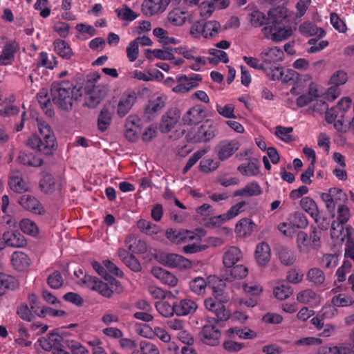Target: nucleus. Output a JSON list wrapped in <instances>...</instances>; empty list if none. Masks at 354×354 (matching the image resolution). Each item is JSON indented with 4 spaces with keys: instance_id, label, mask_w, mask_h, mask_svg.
<instances>
[{
    "instance_id": "f257e3e1",
    "label": "nucleus",
    "mask_w": 354,
    "mask_h": 354,
    "mask_svg": "<svg viewBox=\"0 0 354 354\" xmlns=\"http://www.w3.org/2000/svg\"><path fill=\"white\" fill-rule=\"evenodd\" d=\"M286 15V10L283 8H277L268 12V22L262 28V32L266 39L280 42L292 35V30L283 25Z\"/></svg>"
},
{
    "instance_id": "f03ea898",
    "label": "nucleus",
    "mask_w": 354,
    "mask_h": 354,
    "mask_svg": "<svg viewBox=\"0 0 354 354\" xmlns=\"http://www.w3.org/2000/svg\"><path fill=\"white\" fill-rule=\"evenodd\" d=\"M37 126L39 135H32L28 139L27 144L32 149L49 155L55 145V136L46 122L38 120Z\"/></svg>"
},
{
    "instance_id": "7ed1b4c3",
    "label": "nucleus",
    "mask_w": 354,
    "mask_h": 354,
    "mask_svg": "<svg viewBox=\"0 0 354 354\" xmlns=\"http://www.w3.org/2000/svg\"><path fill=\"white\" fill-rule=\"evenodd\" d=\"M74 88L73 84L68 81L53 83L50 89L53 102L62 109H71Z\"/></svg>"
},
{
    "instance_id": "20e7f679",
    "label": "nucleus",
    "mask_w": 354,
    "mask_h": 354,
    "mask_svg": "<svg viewBox=\"0 0 354 354\" xmlns=\"http://www.w3.org/2000/svg\"><path fill=\"white\" fill-rule=\"evenodd\" d=\"M221 30V24L215 20L206 22L196 21L190 28L191 35L195 38H210L216 36Z\"/></svg>"
},
{
    "instance_id": "39448f33",
    "label": "nucleus",
    "mask_w": 354,
    "mask_h": 354,
    "mask_svg": "<svg viewBox=\"0 0 354 354\" xmlns=\"http://www.w3.org/2000/svg\"><path fill=\"white\" fill-rule=\"evenodd\" d=\"M321 198L328 211L332 212L335 207L342 205L348 200L346 194L338 187L330 188L327 192L322 193Z\"/></svg>"
},
{
    "instance_id": "423d86ee",
    "label": "nucleus",
    "mask_w": 354,
    "mask_h": 354,
    "mask_svg": "<svg viewBox=\"0 0 354 354\" xmlns=\"http://www.w3.org/2000/svg\"><path fill=\"white\" fill-rule=\"evenodd\" d=\"M63 184L64 180L60 176L45 173L39 180V186L42 193L51 195L59 193Z\"/></svg>"
},
{
    "instance_id": "0eeeda50",
    "label": "nucleus",
    "mask_w": 354,
    "mask_h": 354,
    "mask_svg": "<svg viewBox=\"0 0 354 354\" xmlns=\"http://www.w3.org/2000/svg\"><path fill=\"white\" fill-rule=\"evenodd\" d=\"M179 53L186 59L189 64V67L195 71H198L206 64L205 57L198 54V48L196 47H180Z\"/></svg>"
},
{
    "instance_id": "6e6552de",
    "label": "nucleus",
    "mask_w": 354,
    "mask_h": 354,
    "mask_svg": "<svg viewBox=\"0 0 354 354\" xmlns=\"http://www.w3.org/2000/svg\"><path fill=\"white\" fill-rule=\"evenodd\" d=\"M216 127L207 120L190 133L191 140L194 142H207L216 136Z\"/></svg>"
},
{
    "instance_id": "1a4fd4ad",
    "label": "nucleus",
    "mask_w": 354,
    "mask_h": 354,
    "mask_svg": "<svg viewBox=\"0 0 354 354\" xmlns=\"http://www.w3.org/2000/svg\"><path fill=\"white\" fill-rule=\"evenodd\" d=\"M202 79L200 74H192L189 76L186 75H178L176 77V81L178 84L173 87L172 91L176 93H187L196 88Z\"/></svg>"
},
{
    "instance_id": "9d476101",
    "label": "nucleus",
    "mask_w": 354,
    "mask_h": 354,
    "mask_svg": "<svg viewBox=\"0 0 354 354\" xmlns=\"http://www.w3.org/2000/svg\"><path fill=\"white\" fill-rule=\"evenodd\" d=\"M214 318H207L208 324L203 326L201 332L202 342L209 346H215L218 344L221 336V331L212 323Z\"/></svg>"
},
{
    "instance_id": "9b49d317",
    "label": "nucleus",
    "mask_w": 354,
    "mask_h": 354,
    "mask_svg": "<svg viewBox=\"0 0 354 354\" xmlns=\"http://www.w3.org/2000/svg\"><path fill=\"white\" fill-rule=\"evenodd\" d=\"M160 258L163 265L171 268L185 270L191 268L192 266L191 261L178 254H162Z\"/></svg>"
},
{
    "instance_id": "f8f14e48",
    "label": "nucleus",
    "mask_w": 354,
    "mask_h": 354,
    "mask_svg": "<svg viewBox=\"0 0 354 354\" xmlns=\"http://www.w3.org/2000/svg\"><path fill=\"white\" fill-rule=\"evenodd\" d=\"M239 149L237 141L232 140H224L218 142L215 147L214 151L219 160L224 161L230 158Z\"/></svg>"
},
{
    "instance_id": "ddd939ff",
    "label": "nucleus",
    "mask_w": 354,
    "mask_h": 354,
    "mask_svg": "<svg viewBox=\"0 0 354 354\" xmlns=\"http://www.w3.org/2000/svg\"><path fill=\"white\" fill-rule=\"evenodd\" d=\"M82 282L89 289L98 292L104 297L109 298L113 295V291L109 288L107 283H104L95 277L85 275L82 279Z\"/></svg>"
},
{
    "instance_id": "4468645a",
    "label": "nucleus",
    "mask_w": 354,
    "mask_h": 354,
    "mask_svg": "<svg viewBox=\"0 0 354 354\" xmlns=\"http://www.w3.org/2000/svg\"><path fill=\"white\" fill-rule=\"evenodd\" d=\"M223 303V302L216 301L213 298L211 297L207 298L204 301L205 308L216 315V318H214V321L215 322L225 321L230 317V313L226 310L225 307Z\"/></svg>"
},
{
    "instance_id": "2eb2a0df",
    "label": "nucleus",
    "mask_w": 354,
    "mask_h": 354,
    "mask_svg": "<svg viewBox=\"0 0 354 354\" xmlns=\"http://www.w3.org/2000/svg\"><path fill=\"white\" fill-rule=\"evenodd\" d=\"M176 315L177 316H187L193 315L198 308V305L194 299L184 298L174 302Z\"/></svg>"
},
{
    "instance_id": "dca6fc26",
    "label": "nucleus",
    "mask_w": 354,
    "mask_h": 354,
    "mask_svg": "<svg viewBox=\"0 0 354 354\" xmlns=\"http://www.w3.org/2000/svg\"><path fill=\"white\" fill-rule=\"evenodd\" d=\"M180 118V112L177 109L168 110L162 117L159 125L160 131L162 133H168L174 128Z\"/></svg>"
},
{
    "instance_id": "f3484780",
    "label": "nucleus",
    "mask_w": 354,
    "mask_h": 354,
    "mask_svg": "<svg viewBox=\"0 0 354 354\" xmlns=\"http://www.w3.org/2000/svg\"><path fill=\"white\" fill-rule=\"evenodd\" d=\"M169 3V0H145L142 11L145 15L152 16L165 11Z\"/></svg>"
},
{
    "instance_id": "a211bd4d",
    "label": "nucleus",
    "mask_w": 354,
    "mask_h": 354,
    "mask_svg": "<svg viewBox=\"0 0 354 354\" xmlns=\"http://www.w3.org/2000/svg\"><path fill=\"white\" fill-rule=\"evenodd\" d=\"M283 56V51L277 46L265 48L259 55L266 66L282 61Z\"/></svg>"
},
{
    "instance_id": "6ab92c4d",
    "label": "nucleus",
    "mask_w": 354,
    "mask_h": 354,
    "mask_svg": "<svg viewBox=\"0 0 354 354\" xmlns=\"http://www.w3.org/2000/svg\"><path fill=\"white\" fill-rule=\"evenodd\" d=\"M344 115L335 106L328 109L326 112V120L328 123H333L336 130L340 132H347L346 126L344 124Z\"/></svg>"
},
{
    "instance_id": "aec40b11",
    "label": "nucleus",
    "mask_w": 354,
    "mask_h": 354,
    "mask_svg": "<svg viewBox=\"0 0 354 354\" xmlns=\"http://www.w3.org/2000/svg\"><path fill=\"white\" fill-rule=\"evenodd\" d=\"M21 206L33 214L42 215L45 209L41 203L34 196L30 195H23L19 199Z\"/></svg>"
},
{
    "instance_id": "412c9836",
    "label": "nucleus",
    "mask_w": 354,
    "mask_h": 354,
    "mask_svg": "<svg viewBox=\"0 0 354 354\" xmlns=\"http://www.w3.org/2000/svg\"><path fill=\"white\" fill-rule=\"evenodd\" d=\"M166 100L165 95H160L149 102L145 110V115L148 120H152L165 107Z\"/></svg>"
},
{
    "instance_id": "4be33fe9",
    "label": "nucleus",
    "mask_w": 354,
    "mask_h": 354,
    "mask_svg": "<svg viewBox=\"0 0 354 354\" xmlns=\"http://www.w3.org/2000/svg\"><path fill=\"white\" fill-rule=\"evenodd\" d=\"M319 97V86L313 82L309 84L308 92L299 95L296 103L297 106L304 107L314 102Z\"/></svg>"
},
{
    "instance_id": "5701e85b",
    "label": "nucleus",
    "mask_w": 354,
    "mask_h": 354,
    "mask_svg": "<svg viewBox=\"0 0 354 354\" xmlns=\"http://www.w3.org/2000/svg\"><path fill=\"white\" fill-rule=\"evenodd\" d=\"M8 185L10 188L17 193H23L28 190V186L23 179L22 174L18 170L10 171Z\"/></svg>"
},
{
    "instance_id": "b1692460",
    "label": "nucleus",
    "mask_w": 354,
    "mask_h": 354,
    "mask_svg": "<svg viewBox=\"0 0 354 354\" xmlns=\"http://www.w3.org/2000/svg\"><path fill=\"white\" fill-rule=\"evenodd\" d=\"M17 49L18 44L15 41L7 42L0 53V66L11 64Z\"/></svg>"
},
{
    "instance_id": "393cba45",
    "label": "nucleus",
    "mask_w": 354,
    "mask_h": 354,
    "mask_svg": "<svg viewBox=\"0 0 354 354\" xmlns=\"http://www.w3.org/2000/svg\"><path fill=\"white\" fill-rule=\"evenodd\" d=\"M262 194V189L257 181L247 183L243 187L233 192V196L236 197H253Z\"/></svg>"
},
{
    "instance_id": "a878e982",
    "label": "nucleus",
    "mask_w": 354,
    "mask_h": 354,
    "mask_svg": "<svg viewBox=\"0 0 354 354\" xmlns=\"http://www.w3.org/2000/svg\"><path fill=\"white\" fill-rule=\"evenodd\" d=\"M151 273L162 283L169 286L174 287L178 283V279L176 276L160 267H153L151 270Z\"/></svg>"
},
{
    "instance_id": "bb28decb",
    "label": "nucleus",
    "mask_w": 354,
    "mask_h": 354,
    "mask_svg": "<svg viewBox=\"0 0 354 354\" xmlns=\"http://www.w3.org/2000/svg\"><path fill=\"white\" fill-rule=\"evenodd\" d=\"M3 239L8 246L21 248L26 245L24 236L18 231L8 230L3 234Z\"/></svg>"
},
{
    "instance_id": "cd10ccee",
    "label": "nucleus",
    "mask_w": 354,
    "mask_h": 354,
    "mask_svg": "<svg viewBox=\"0 0 354 354\" xmlns=\"http://www.w3.org/2000/svg\"><path fill=\"white\" fill-rule=\"evenodd\" d=\"M242 258V252L236 246H230L226 248L223 256V263L226 268L234 266Z\"/></svg>"
},
{
    "instance_id": "c85d7f7f",
    "label": "nucleus",
    "mask_w": 354,
    "mask_h": 354,
    "mask_svg": "<svg viewBox=\"0 0 354 354\" xmlns=\"http://www.w3.org/2000/svg\"><path fill=\"white\" fill-rule=\"evenodd\" d=\"M301 208L308 213L315 221L319 223V212L315 201L310 197L306 196L302 198L299 202Z\"/></svg>"
},
{
    "instance_id": "c756f323",
    "label": "nucleus",
    "mask_w": 354,
    "mask_h": 354,
    "mask_svg": "<svg viewBox=\"0 0 354 354\" xmlns=\"http://www.w3.org/2000/svg\"><path fill=\"white\" fill-rule=\"evenodd\" d=\"M204 118V110L201 106L190 108L183 116L185 124L192 125L199 122Z\"/></svg>"
},
{
    "instance_id": "7c9ffc66",
    "label": "nucleus",
    "mask_w": 354,
    "mask_h": 354,
    "mask_svg": "<svg viewBox=\"0 0 354 354\" xmlns=\"http://www.w3.org/2000/svg\"><path fill=\"white\" fill-rule=\"evenodd\" d=\"M62 337L57 334L50 333L47 337H40L38 339V342L40 346L45 351L53 350V352L56 348H62L60 342Z\"/></svg>"
},
{
    "instance_id": "2f4dec72",
    "label": "nucleus",
    "mask_w": 354,
    "mask_h": 354,
    "mask_svg": "<svg viewBox=\"0 0 354 354\" xmlns=\"http://www.w3.org/2000/svg\"><path fill=\"white\" fill-rule=\"evenodd\" d=\"M338 292V288H333L330 291V293L333 295L331 299V304L335 307H347L354 304V300L351 296Z\"/></svg>"
},
{
    "instance_id": "473e14b6",
    "label": "nucleus",
    "mask_w": 354,
    "mask_h": 354,
    "mask_svg": "<svg viewBox=\"0 0 354 354\" xmlns=\"http://www.w3.org/2000/svg\"><path fill=\"white\" fill-rule=\"evenodd\" d=\"M136 99V97L134 94L128 93L122 96L117 109V113L120 117H124L129 113Z\"/></svg>"
},
{
    "instance_id": "72a5a7b5",
    "label": "nucleus",
    "mask_w": 354,
    "mask_h": 354,
    "mask_svg": "<svg viewBox=\"0 0 354 354\" xmlns=\"http://www.w3.org/2000/svg\"><path fill=\"white\" fill-rule=\"evenodd\" d=\"M11 262L15 270L21 271L29 266L30 259L23 252L15 251L11 256Z\"/></svg>"
},
{
    "instance_id": "f704fd0d",
    "label": "nucleus",
    "mask_w": 354,
    "mask_h": 354,
    "mask_svg": "<svg viewBox=\"0 0 354 354\" xmlns=\"http://www.w3.org/2000/svg\"><path fill=\"white\" fill-rule=\"evenodd\" d=\"M255 258L260 265H265L270 258V248L268 243L261 242L257 245Z\"/></svg>"
},
{
    "instance_id": "c9c22d12",
    "label": "nucleus",
    "mask_w": 354,
    "mask_h": 354,
    "mask_svg": "<svg viewBox=\"0 0 354 354\" xmlns=\"http://www.w3.org/2000/svg\"><path fill=\"white\" fill-rule=\"evenodd\" d=\"M125 244L128 250L134 253H144L147 251V244L144 241L137 240L133 235L125 238Z\"/></svg>"
},
{
    "instance_id": "e433bc0d",
    "label": "nucleus",
    "mask_w": 354,
    "mask_h": 354,
    "mask_svg": "<svg viewBox=\"0 0 354 354\" xmlns=\"http://www.w3.org/2000/svg\"><path fill=\"white\" fill-rule=\"evenodd\" d=\"M167 19L173 26H182L186 21L187 11L180 8H176L168 13Z\"/></svg>"
},
{
    "instance_id": "4c0bfd02",
    "label": "nucleus",
    "mask_w": 354,
    "mask_h": 354,
    "mask_svg": "<svg viewBox=\"0 0 354 354\" xmlns=\"http://www.w3.org/2000/svg\"><path fill=\"white\" fill-rule=\"evenodd\" d=\"M53 47L57 54L63 59H69L73 55L70 45L64 40L59 39H56L53 42Z\"/></svg>"
},
{
    "instance_id": "58836bf2",
    "label": "nucleus",
    "mask_w": 354,
    "mask_h": 354,
    "mask_svg": "<svg viewBox=\"0 0 354 354\" xmlns=\"http://www.w3.org/2000/svg\"><path fill=\"white\" fill-rule=\"evenodd\" d=\"M260 165L257 160L254 159L243 163L238 167V171L243 175L254 176L259 174Z\"/></svg>"
},
{
    "instance_id": "ea45409f",
    "label": "nucleus",
    "mask_w": 354,
    "mask_h": 354,
    "mask_svg": "<svg viewBox=\"0 0 354 354\" xmlns=\"http://www.w3.org/2000/svg\"><path fill=\"white\" fill-rule=\"evenodd\" d=\"M299 31L301 34L307 37L316 35L319 37H323L325 35V31L322 28H318L310 22L301 24L299 27Z\"/></svg>"
},
{
    "instance_id": "a19ab883",
    "label": "nucleus",
    "mask_w": 354,
    "mask_h": 354,
    "mask_svg": "<svg viewBox=\"0 0 354 354\" xmlns=\"http://www.w3.org/2000/svg\"><path fill=\"white\" fill-rule=\"evenodd\" d=\"M227 268L225 270L227 280L241 279L248 275V268L243 265H234Z\"/></svg>"
},
{
    "instance_id": "79ce46f5",
    "label": "nucleus",
    "mask_w": 354,
    "mask_h": 354,
    "mask_svg": "<svg viewBox=\"0 0 354 354\" xmlns=\"http://www.w3.org/2000/svg\"><path fill=\"white\" fill-rule=\"evenodd\" d=\"M19 161L27 166L39 167L42 165L43 160L32 153L21 151L18 156Z\"/></svg>"
},
{
    "instance_id": "37998d69",
    "label": "nucleus",
    "mask_w": 354,
    "mask_h": 354,
    "mask_svg": "<svg viewBox=\"0 0 354 354\" xmlns=\"http://www.w3.org/2000/svg\"><path fill=\"white\" fill-rule=\"evenodd\" d=\"M307 280L315 286L323 285L326 277L324 272L318 268H312L306 273Z\"/></svg>"
},
{
    "instance_id": "c03bdc74",
    "label": "nucleus",
    "mask_w": 354,
    "mask_h": 354,
    "mask_svg": "<svg viewBox=\"0 0 354 354\" xmlns=\"http://www.w3.org/2000/svg\"><path fill=\"white\" fill-rule=\"evenodd\" d=\"M17 286V281L13 277L0 272V296L9 290H14Z\"/></svg>"
},
{
    "instance_id": "a18cd8bd",
    "label": "nucleus",
    "mask_w": 354,
    "mask_h": 354,
    "mask_svg": "<svg viewBox=\"0 0 354 354\" xmlns=\"http://www.w3.org/2000/svg\"><path fill=\"white\" fill-rule=\"evenodd\" d=\"M254 223L248 218L241 219L235 226V232L240 236H247L252 233Z\"/></svg>"
},
{
    "instance_id": "49530a36",
    "label": "nucleus",
    "mask_w": 354,
    "mask_h": 354,
    "mask_svg": "<svg viewBox=\"0 0 354 354\" xmlns=\"http://www.w3.org/2000/svg\"><path fill=\"white\" fill-rule=\"evenodd\" d=\"M112 120L111 113L108 108H103L97 118V129L101 132L108 129Z\"/></svg>"
},
{
    "instance_id": "de8ad7c7",
    "label": "nucleus",
    "mask_w": 354,
    "mask_h": 354,
    "mask_svg": "<svg viewBox=\"0 0 354 354\" xmlns=\"http://www.w3.org/2000/svg\"><path fill=\"white\" fill-rule=\"evenodd\" d=\"M137 227L143 233L153 236L159 233L160 227L154 223L145 219H140L137 222Z\"/></svg>"
},
{
    "instance_id": "09e8293b",
    "label": "nucleus",
    "mask_w": 354,
    "mask_h": 354,
    "mask_svg": "<svg viewBox=\"0 0 354 354\" xmlns=\"http://www.w3.org/2000/svg\"><path fill=\"white\" fill-rule=\"evenodd\" d=\"M115 12L120 20L128 22L133 21L138 17V15L127 5H123L121 8H116Z\"/></svg>"
},
{
    "instance_id": "8fccbe9b",
    "label": "nucleus",
    "mask_w": 354,
    "mask_h": 354,
    "mask_svg": "<svg viewBox=\"0 0 354 354\" xmlns=\"http://www.w3.org/2000/svg\"><path fill=\"white\" fill-rule=\"evenodd\" d=\"M297 244L300 252L306 254L310 250H313L310 246V241L308 234L303 231H300L297 235Z\"/></svg>"
},
{
    "instance_id": "3c124183",
    "label": "nucleus",
    "mask_w": 354,
    "mask_h": 354,
    "mask_svg": "<svg viewBox=\"0 0 354 354\" xmlns=\"http://www.w3.org/2000/svg\"><path fill=\"white\" fill-rule=\"evenodd\" d=\"M348 81V75L344 70H337L335 71L328 80V84L339 87L344 85Z\"/></svg>"
},
{
    "instance_id": "603ef678",
    "label": "nucleus",
    "mask_w": 354,
    "mask_h": 354,
    "mask_svg": "<svg viewBox=\"0 0 354 354\" xmlns=\"http://www.w3.org/2000/svg\"><path fill=\"white\" fill-rule=\"evenodd\" d=\"M344 225L343 223L333 221L330 227V236L332 239L337 241H343L346 236L344 231Z\"/></svg>"
},
{
    "instance_id": "864d4df0",
    "label": "nucleus",
    "mask_w": 354,
    "mask_h": 354,
    "mask_svg": "<svg viewBox=\"0 0 354 354\" xmlns=\"http://www.w3.org/2000/svg\"><path fill=\"white\" fill-rule=\"evenodd\" d=\"M155 307L157 311L165 317H172L174 314L176 315L175 308H174V304H169L167 301L162 300L157 301L155 304Z\"/></svg>"
},
{
    "instance_id": "5fc2aeb1",
    "label": "nucleus",
    "mask_w": 354,
    "mask_h": 354,
    "mask_svg": "<svg viewBox=\"0 0 354 354\" xmlns=\"http://www.w3.org/2000/svg\"><path fill=\"white\" fill-rule=\"evenodd\" d=\"M209 53L211 55V57L208 58V61L210 64H217L220 62L226 64L229 62L227 53L221 50L210 48Z\"/></svg>"
},
{
    "instance_id": "6e6d98bb",
    "label": "nucleus",
    "mask_w": 354,
    "mask_h": 354,
    "mask_svg": "<svg viewBox=\"0 0 354 354\" xmlns=\"http://www.w3.org/2000/svg\"><path fill=\"white\" fill-rule=\"evenodd\" d=\"M38 67H44L48 69H53L57 65L56 57L52 56V59H48V55L46 52H41L37 59Z\"/></svg>"
},
{
    "instance_id": "4d7b16f0",
    "label": "nucleus",
    "mask_w": 354,
    "mask_h": 354,
    "mask_svg": "<svg viewBox=\"0 0 354 354\" xmlns=\"http://www.w3.org/2000/svg\"><path fill=\"white\" fill-rule=\"evenodd\" d=\"M20 228L25 234L32 236H36L39 234V228L36 223L28 218H24L20 221Z\"/></svg>"
},
{
    "instance_id": "13d9d810",
    "label": "nucleus",
    "mask_w": 354,
    "mask_h": 354,
    "mask_svg": "<svg viewBox=\"0 0 354 354\" xmlns=\"http://www.w3.org/2000/svg\"><path fill=\"white\" fill-rule=\"evenodd\" d=\"M207 283L203 277H196L189 282V288L192 292L201 295L205 293Z\"/></svg>"
},
{
    "instance_id": "bf43d9fd",
    "label": "nucleus",
    "mask_w": 354,
    "mask_h": 354,
    "mask_svg": "<svg viewBox=\"0 0 354 354\" xmlns=\"http://www.w3.org/2000/svg\"><path fill=\"white\" fill-rule=\"evenodd\" d=\"M102 97L99 94V91L94 88L86 94L84 105L90 108H94L100 103Z\"/></svg>"
},
{
    "instance_id": "052dcab7",
    "label": "nucleus",
    "mask_w": 354,
    "mask_h": 354,
    "mask_svg": "<svg viewBox=\"0 0 354 354\" xmlns=\"http://www.w3.org/2000/svg\"><path fill=\"white\" fill-rule=\"evenodd\" d=\"M317 295L311 289H306L299 292L297 295V300L301 304H312L317 301Z\"/></svg>"
},
{
    "instance_id": "680f3d73",
    "label": "nucleus",
    "mask_w": 354,
    "mask_h": 354,
    "mask_svg": "<svg viewBox=\"0 0 354 354\" xmlns=\"http://www.w3.org/2000/svg\"><path fill=\"white\" fill-rule=\"evenodd\" d=\"M283 68L279 66L266 65L263 72L269 79L275 81L280 80V77H281L283 75Z\"/></svg>"
},
{
    "instance_id": "e2e57ef3",
    "label": "nucleus",
    "mask_w": 354,
    "mask_h": 354,
    "mask_svg": "<svg viewBox=\"0 0 354 354\" xmlns=\"http://www.w3.org/2000/svg\"><path fill=\"white\" fill-rule=\"evenodd\" d=\"M228 333L236 334L239 338L243 339H252L257 337V333L248 328H234L228 330Z\"/></svg>"
},
{
    "instance_id": "0e129e2a",
    "label": "nucleus",
    "mask_w": 354,
    "mask_h": 354,
    "mask_svg": "<svg viewBox=\"0 0 354 354\" xmlns=\"http://www.w3.org/2000/svg\"><path fill=\"white\" fill-rule=\"evenodd\" d=\"M248 19L251 25L254 27L262 26L266 23V20L268 21L265 15L259 10L252 11L248 15Z\"/></svg>"
},
{
    "instance_id": "69168bd1",
    "label": "nucleus",
    "mask_w": 354,
    "mask_h": 354,
    "mask_svg": "<svg viewBox=\"0 0 354 354\" xmlns=\"http://www.w3.org/2000/svg\"><path fill=\"white\" fill-rule=\"evenodd\" d=\"M219 166V163L212 158H205L199 165L200 171L205 173H210L215 171Z\"/></svg>"
},
{
    "instance_id": "338daca9",
    "label": "nucleus",
    "mask_w": 354,
    "mask_h": 354,
    "mask_svg": "<svg viewBox=\"0 0 354 354\" xmlns=\"http://www.w3.org/2000/svg\"><path fill=\"white\" fill-rule=\"evenodd\" d=\"M351 216L350 209L345 205H341L337 207L336 219L334 221L339 222L343 224H346Z\"/></svg>"
},
{
    "instance_id": "774afa93",
    "label": "nucleus",
    "mask_w": 354,
    "mask_h": 354,
    "mask_svg": "<svg viewBox=\"0 0 354 354\" xmlns=\"http://www.w3.org/2000/svg\"><path fill=\"white\" fill-rule=\"evenodd\" d=\"M292 294V290L288 285L281 284L275 287L274 295L279 300H284L288 298Z\"/></svg>"
}]
</instances>
